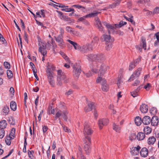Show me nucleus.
Returning <instances> with one entry per match:
<instances>
[{"label":"nucleus","instance_id":"f257e3e1","mask_svg":"<svg viewBox=\"0 0 159 159\" xmlns=\"http://www.w3.org/2000/svg\"><path fill=\"white\" fill-rule=\"evenodd\" d=\"M57 84L61 86L62 84V81L64 83H67L68 82V78L66 77L64 73L62 72L61 70H57Z\"/></svg>","mask_w":159,"mask_h":159},{"label":"nucleus","instance_id":"f03ea898","mask_svg":"<svg viewBox=\"0 0 159 159\" xmlns=\"http://www.w3.org/2000/svg\"><path fill=\"white\" fill-rule=\"evenodd\" d=\"M83 133L85 138L86 139H90V135L93 133V131L90 127L89 124L86 122L84 124V129Z\"/></svg>","mask_w":159,"mask_h":159},{"label":"nucleus","instance_id":"7ed1b4c3","mask_svg":"<svg viewBox=\"0 0 159 159\" xmlns=\"http://www.w3.org/2000/svg\"><path fill=\"white\" fill-rule=\"evenodd\" d=\"M39 46V51L40 52L43 56L46 55L47 52L46 50V45L45 43L41 41L40 38L38 39Z\"/></svg>","mask_w":159,"mask_h":159},{"label":"nucleus","instance_id":"20e7f679","mask_svg":"<svg viewBox=\"0 0 159 159\" xmlns=\"http://www.w3.org/2000/svg\"><path fill=\"white\" fill-rule=\"evenodd\" d=\"M60 31V34L57 37H55V39L56 41L58 43V45L60 46L61 48H63V45L64 44V43L63 40L64 30L62 29L61 28Z\"/></svg>","mask_w":159,"mask_h":159},{"label":"nucleus","instance_id":"39448f33","mask_svg":"<svg viewBox=\"0 0 159 159\" xmlns=\"http://www.w3.org/2000/svg\"><path fill=\"white\" fill-rule=\"evenodd\" d=\"M73 75L75 77H78L81 72L80 66L77 64H75L73 66Z\"/></svg>","mask_w":159,"mask_h":159},{"label":"nucleus","instance_id":"423d86ee","mask_svg":"<svg viewBox=\"0 0 159 159\" xmlns=\"http://www.w3.org/2000/svg\"><path fill=\"white\" fill-rule=\"evenodd\" d=\"M102 24L105 26L108 29V30L109 34L114 33L115 31V29L117 28L115 26V24L113 25H111L109 23H107L106 22H102Z\"/></svg>","mask_w":159,"mask_h":159},{"label":"nucleus","instance_id":"0eeeda50","mask_svg":"<svg viewBox=\"0 0 159 159\" xmlns=\"http://www.w3.org/2000/svg\"><path fill=\"white\" fill-rule=\"evenodd\" d=\"M84 149L87 154H89L90 151V145L91 143V140H84Z\"/></svg>","mask_w":159,"mask_h":159},{"label":"nucleus","instance_id":"6e6552de","mask_svg":"<svg viewBox=\"0 0 159 159\" xmlns=\"http://www.w3.org/2000/svg\"><path fill=\"white\" fill-rule=\"evenodd\" d=\"M109 123V120L106 118L100 119L99 120L98 124L100 129H102L104 126H106Z\"/></svg>","mask_w":159,"mask_h":159},{"label":"nucleus","instance_id":"1a4fd4ad","mask_svg":"<svg viewBox=\"0 0 159 159\" xmlns=\"http://www.w3.org/2000/svg\"><path fill=\"white\" fill-rule=\"evenodd\" d=\"M87 104V106L86 107L84 108L85 111L86 112H88L91 111L94 107V103L89 101L87 98L86 99Z\"/></svg>","mask_w":159,"mask_h":159},{"label":"nucleus","instance_id":"9d476101","mask_svg":"<svg viewBox=\"0 0 159 159\" xmlns=\"http://www.w3.org/2000/svg\"><path fill=\"white\" fill-rule=\"evenodd\" d=\"M140 61V58H138L135 60H133L131 62L129 67V70H132L139 62Z\"/></svg>","mask_w":159,"mask_h":159},{"label":"nucleus","instance_id":"9b49d317","mask_svg":"<svg viewBox=\"0 0 159 159\" xmlns=\"http://www.w3.org/2000/svg\"><path fill=\"white\" fill-rule=\"evenodd\" d=\"M92 49L93 47H91L90 45L86 44L82 46H80V48L79 49V51L84 53H86Z\"/></svg>","mask_w":159,"mask_h":159},{"label":"nucleus","instance_id":"f8f14e48","mask_svg":"<svg viewBox=\"0 0 159 159\" xmlns=\"http://www.w3.org/2000/svg\"><path fill=\"white\" fill-rule=\"evenodd\" d=\"M102 24L99 19L98 18L95 21L96 26L97 27L99 30L102 33H104L103 28L102 26Z\"/></svg>","mask_w":159,"mask_h":159},{"label":"nucleus","instance_id":"ddd939ff","mask_svg":"<svg viewBox=\"0 0 159 159\" xmlns=\"http://www.w3.org/2000/svg\"><path fill=\"white\" fill-rule=\"evenodd\" d=\"M142 69L141 68H138L134 72L133 75L131 76L129 80H134L133 78L138 77L140 74Z\"/></svg>","mask_w":159,"mask_h":159},{"label":"nucleus","instance_id":"4468645a","mask_svg":"<svg viewBox=\"0 0 159 159\" xmlns=\"http://www.w3.org/2000/svg\"><path fill=\"white\" fill-rule=\"evenodd\" d=\"M141 147L138 146L137 147H133L131 148L130 153L133 156H135L138 155L139 153V150Z\"/></svg>","mask_w":159,"mask_h":159},{"label":"nucleus","instance_id":"2eb2a0df","mask_svg":"<svg viewBox=\"0 0 159 159\" xmlns=\"http://www.w3.org/2000/svg\"><path fill=\"white\" fill-rule=\"evenodd\" d=\"M99 65L100 66L99 73H100L101 76H102L107 71V69L109 68V67L108 66H106L104 64H102L101 65L98 64L97 66Z\"/></svg>","mask_w":159,"mask_h":159},{"label":"nucleus","instance_id":"dca6fc26","mask_svg":"<svg viewBox=\"0 0 159 159\" xmlns=\"http://www.w3.org/2000/svg\"><path fill=\"white\" fill-rule=\"evenodd\" d=\"M51 44L52 45V47L53 49L57 47V45L55 43V42L53 40V39L52 38L51 41V42L48 41L47 43L46 44V47H47V48L48 49L50 50L51 47Z\"/></svg>","mask_w":159,"mask_h":159},{"label":"nucleus","instance_id":"f3484780","mask_svg":"<svg viewBox=\"0 0 159 159\" xmlns=\"http://www.w3.org/2000/svg\"><path fill=\"white\" fill-rule=\"evenodd\" d=\"M102 89L103 91L107 92L109 89V86L105 80H102Z\"/></svg>","mask_w":159,"mask_h":159},{"label":"nucleus","instance_id":"a211bd4d","mask_svg":"<svg viewBox=\"0 0 159 159\" xmlns=\"http://www.w3.org/2000/svg\"><path fill=\"white\" fill-rule=\"evenodd\" d=\"M87 59L89 61H95L96 57H97V54H90L86 55Z\"/></svg>","mask_w":159,"mask_h":159},{"label":"nucleus","instance_id":"6ab92c4d","mask_svg":"<svg viewBox=\"0 0 159 159\" xmlns=\"http://www.w3.org/2000/svg\"><path fill=\"white\" fill-rule=\"evenodd\" d=\"M151 125L154 126L157 125L158 123V118L157 116H154L151 119Z\"/></svg>","mask_w":159,"mask_h":159},{"label":"nucleus","instance_id":"aec40b11","mask_svg":"<svg viewBox=\"0 0 159 159\" xmlns=\"http://www.w3.org/2000/svg\"><path fill=\"white\" fill-rule=\"evenodd\" d=\"M148 150L146 148H142L140 152V154L141 157H146L148 155Z\"/></svg>","mask_w":159,"mask_h":159},{"label":"nucleus","instance_id":"412c9836","mask_svg":"<svg viewBox=\"0 0 159 159\" xmlns=\"http://www.w3.org/2000/svg\"><path fill=\"white\" fill-rule=\"evenodd\" d=\"M151 120V119L150 117L148 116H145L143 119L142 122L144 125H148L150 123Z\"/></svg>","mask_w":159,"mask_h":159},{"label":"nucleus","instance_id":"4be33fe9","mask_svg":"<svg viewBox=\"0 0 159 159\" xmlns=\"http://www.w3.org/2000/svg\"><path fill=\"white\" fill-rule=\"evenodd\" d=\"M140 109L142 113H146L148 110V106L147 105L143 104L140 106Z\"/></svg>","mask_w":159,"mask_h":159},{"label":"nucleus","instance_id":"5701e85b","mask_svg":"<svg viewBox=\"0 0 159 159\" xmlns=\"http://www.w3.org/2000/svg\"><path fill=\"white\" fill-rule=\"evenodd\" d=\"M92 71L93 72L92 73L91 71H89L86 74V75L87 77H89L92 75L93 73H96L98 71V69H96L95 66H94L93 68L92 69Z\"/></svg>","mask_w":159,"mask_h":159},{"label":"nucleus","instance_id":"b1692460","mask_svg":"<svg viewBox=\"0 0 159 159\" xmlns=\"http://www.w3.org/2000/svg\"><path fill=\"white\" fill-rule=\"evenodd\" d=\"M102 37L104 41L107 43L112 42L114 40L113 39L111 38V37L110 35L104 34L103 35Z\"/></svg>","mask_w":159,"mask_h":159},{"label":"nucleus","instance_id":"393cba45","mask_svg":"<svg viewBox=\"0 0 159 159\" xmlns=\"http://www.w3.org/2000/svg\"><path fill=\"white\" fill-rule=\"evenodd\" d=\"M142 88L141 85L139 86L136 89L131 93V95L133 97H137L138 95V92L139 90Z\"/></svg>","mask_w":159,"mask_h":159},{"label":"nucleus","instance_id":"a878e982","mask_svg":"<svg viewBox=\"0 0 159 159\" xmlns=\"http://www.w3.org/2000/svg\"><path fill=\"white\" fill-rule=\"evenodd\" d=\"M67 41L73 46L75 50H79V49L80 48V46L77 43L69 39L67 40Z\"/></svg>","mask_w":159,"mask_h":159},{"label":"nucleus","instance_id":"bb28decb","mask_svg":"<svg viewBox=\"0 0 159 159\" xmlns=\"http://www.w3.org/2000/svg\"><path fill=\"white\" fill-rule=\"evenodd\" d=\"M98 41L99 39L98 37L96 36H95L92 41L91 45H90V46L94 47H95L97 45Z\"/></svg>","mask_w":159,"mask_h":159},{"label":"nucleus","instance_id":"cd10ccee","mask_svg":"<svg viewBox=\"0 0 159 159\" xmlns=\"http://www.w3.org/2000/svg\"><path fill=\"white\" fill-rule=\"evenodd\" d=\"M47 76L49 84L52 86H54L55 85V81L54 80L52 75Z\"/></svg>","mask_w":159,"mask_h":159},{"label":"nucleus","instance_id":"c85d7f7f","mask_svg":"<svg viewBox=\"0 0 159 159\" xmlns=\"http://www.w3.org/2000/svg\"><path fill=\"white\" fill-rule=\"evenodd\" d=\"M141 45L142 46V48L145 50L146 49V39L143 37L141 38V42L140 43Z\"/></svg>","mask_w":159,"mask_h":159},{"label":"nucleus","instance_id":"c756f323","mask_svg":"<svg viewBox=\"0 0 159 159\" xmlns=\"http://www.w3.org/2000/svg\"><path fill=\"white\" fill-rule=\"evenodd\" d=\"M15 129L14 128H13L11 130V133L9 134L8 137L10 139H14L15 138Z\"/></svg>","mask_w":159,"mask_h":159},{"label":"nucleus","instance_id":"7c9ffc66","mask_svg":"<svg viewBox=\"0 0 159 159\" xmlns=\"http://www.w3.org/2000/svg\"><path fill=\"white\" fill-rule=\"evenodd\" d=\"M97 57H96L95 61L101 63L103 60V55L102 54H98Z\"/></svg>","mask_w":159,"mask_h":159},{"label":"nucleus","instance_id":"2f4dec72","mask_svg":"<svg viewBox=\"0 0 159 159\" xmlns=\"http://www.w3.org/2000/svg\"><path fill=\"white\" fill-rule=\"evenodd\" d=\"M10 106L11 109L13 111H15L16 109V104L15 102L13 101H11L10 102Z\"/></svg>","mask_w":159,"mask_h":159},{"label":"nucleus","instance_id":"473e14b6","mask_svg":"<svg viewBox=\"0 0 159 159\" xmlns=\"http://www.w3.org/2000/svg\"><path fill=\"white\" fill-rule=\"evenodd\" d=\"M134 121L135 124L137 126H139L142 122L141 118L139 116H137L135 119Z\"/></svg>","mask_w":159,"mask_h":159},{"label":"nucleus","instance_id":"72a5a7b5","mask_svg":"<svg viewBox=\"0 0 159 159\" xmlns=\"http://www.w3.org/2000/svg\"><path fill=\"white\" fill-rule=\"evenodd\" d=\"M7 123L6 120H2L0 122V128L4 129L7 126Z\"/></svg>","mask_w":159,"mask_h":159},{"label":"nucleus","instance_id":"f704fd0d","mask_svg":"<svg viewBox=\"0 0 159 159\" xmlns=\"http://www.w3.org/2000/svg\"><path fill=\"white\" fill-rule=\"evenodd\" d=\"M2 111L3 115H7L9 112V107L7 106H4L3 108Z\"/></svg>","mask_w":159,"mask_h":159},{"label":"nucleus","instance_id":"c9c22d12","mask_svg":"<svg viewBox=\"0 0 159 159\" xmlns=\"http://www.w3.org/2000/svg\"><path fill=\"white\" fill-rule=\"evenodd\" d=\"M145 137V134L142 132L139 133L136 135L137 139H144Z\"/></svg>","mask_w":159,"mask_h":159},{"label":"nucleus","instance_id":"e433bc0d","mask_svg":"<svg viewBox=\"0 0 159 159\" xmlns=\"http://www.w3.org/2000/svg\"><path fill=\"white\" fill-rule=\"evenodd\" d=\"M100 12H97L96 11H93V12L87 15L88 18H91L92 17H95L97 16L99 13H100Z\"/></svg>","mask_w":159,"mask_h":159},{"label":"nucleus","instance_id":"4c0bfd02","mask_svg":"<svg viewBox=\"0 0 159 159\" xmlns=\"http://www.w3.org/2000/svg\"><path fill=\"white\" fill-rule=\"evenodd\" d=\"M113 129L116 132H120L121 130V128L118 125H116L115 123L113 125Z\"/></svg>","mask_w":159,"mask_h":159},{"label":"nucleus","instance_id":"58836bf2","mask_svg":"<svg viewBox=\"0 0 159 159\" xmlns=\"http://www.w3.org/2000/svg\"><path fill=\"white\" fill-rule=\"evenodd\" d=\"M143 131L145 134H147L151 132L152 129L150 127L146 126L144 128Z\"/></svg>","mask_w":159,"mask_h":159},{"label":"nucleus","instance_id":"ea45409f","mask_svg":"<svg viewBox=\"0 0 159 159\" xmlns=\"http://www.w3.org/2000/svg\"><path fill=\"white\" fill-rule=\"evenodd\" d=\"M126 22L121 20L120 21L119 24H115V26L117 28H120L126 25Z\"/></svg>","mask_w":159,"mask_h":159},{"label":"nucleus","instance_id":"a19ab883","mask_svg":"<svg viewBox=\"0 0 159 159\" xmlns=\"http://www.w3.org/2000/svg\"><path fill=\"white\" fill-rule=\"evenodd\" d=\"M68 113V111L67 110H64L62 111L61 116L66 121H67V115Z\"/></svg>","mask_w":159,"mask_h":159},{"label":"nucleus","instance_id":"79ce46f5","mask_svg":"<svg viewBox=\"0 0 159 159\" xmlns=\"http://www.w3.org/2000/svg\"><path fill=\"white\" fill-rule=\"evenodd\" d=\"M8 121L9 123L11 125H13L15 124V120L12 116H10L8 118Z\"/></svg>","mask_w":159,"mask_h":159},{"label":"nucleus","instance_id":"37998d69","mask_svg":"<svg viewBox=\"0 0 159 159\" xmlns=\"http://www.w3.org/2000/svg\"><path fill=\"white\" fill-rule=\"evenodd\" d=\"M68 6H67V7H65L64 8H62L61 9V10L63 11H65L66 12H70V11H75V10L74 9L71 8H68Z\"/></svg>","mask_w":159,"mask_h":159},{"label":"nucleus","instance_id":"c03bdc74","mask_svg":"<svg viewBox=\"0 0 159 159\" xmlns=\"http://www.w3.org/2000/svg\"><path fill=\"white\" fill-rule=\"evenodd\" d=\"M119 4V2H116L113 3V4L110 5L108 7L109 8H114L116 7Z\"/></svg>","mask_w":159,"mask_h":159},{"label":"nucleus","instance_id":"a18cd8bd","mask_svg":"<svg viewBox=\"0 0 159 159\" xmlns=\"http://www.w3.org/2000/svg\"><path fill=\"white\" fill-rule=\"evenodd\" d=\"M7 75L9 79L11 78L13 76V74L11 70H7Z\"/></svg>","mask_w":159,"mask_h":159},{"label":"nucleus","instance_id":"49530a36","mask_svg":"<svg viewBox=\"0 0 159 159\" xmlns=\"http://www.w3.org/2000/svg\"><path fill=\"white\" fill-rule=\"evenodd\" d=\"M50 67H48V66L47 67L46 72L47 74V75H52L53 72H52L51 69H50Z\"/></svg>","mask_w":159,"mask_h":159},{"label":"nucleus","instance_id":"de8ad7c7","mask_svg":"<svg viewBox=\"0 0 159 159\" xmlns=\"http://www.w3.org/2000/svg\"><path fill=\"white\" fill-rule=\"evenodd\" d=\"M106 46L105 47L106 49L107 50H110L112 48V44L111 42L106 43Z\"/></svg>","mask_w":159,"mask_h":159},{"label":"nucleus","instance_id":"09e8293b","mask_svg":"<svg viewBox=\"0 0 159 159\" xmlns=\"http://www.w3.org/2000/svg\"><path fill=\"white\" fill-rule=\"evenodd\" d=\"M157 110L156 108L153 107L150 110V113L153 115H155L157 113Z\"/></svg>","mask_w":159,"mask_h":159},{"label":"nucleus","instance_id":"8fccbe9b","mask_svg":"<svg viewBox=\"0 0 159 159\" xmlns=\"http://www.w3.org/2000/svg\"><path fill=\"white\" fill-rule=\"evenodd\" d=\"M62 112L61 111H58L55 115V119L56 120L57 119V118H59L61 116L62 114Z\"/></svg>","mask_w":159,"mask_h":159},{"label":"nucleus","instance_id":"3c124183","mask_svg":"<svg viewBox=\"0 0 159 159\" xmlns=\"http://www.w3.org/2000/svg\"><path fill=\"white\" fill-rule=\"evenodd\" d=\"M72 7H76L78 9L82 8L83 9H85V8L84 7L79 4L73 5Z\"/></svg>","mask_w":159,"mask_h":159},{"label":"nucleus","instance_id":"603ef678","mask_svg":"<svg viewBox=\"0 0 159 159\" xmlns=\"http://www.w3.org/2000/svg\"><path fill=\"white\" fill-rule=\"evenodd\" d=\"M101 75H98V77L96 80V82L97 83H99L101 81H102V80H105L104 79H102V77H101Z\"/></svg>","mask_w":159,"mask_h":159},{"label":"nucleus","instance_id":"864d4df0","mask_svg":"<svg viewBox=\"0 0 159 159\" xmlns=\"http://www.w3.org/2000/svg\"><path fill=\"white\" fill-rule=\"evenodd\" d=\"M5 135L4 130L3 129H0V139L2 138Z\"/></svg>","mask_w":159,"mask_h":159},{"label":"nucleus","instance_id":"5fc2aeb1","mask_svg":"<svg viewBox=\"0 0 159 159\" xmlns=\"http://www.w3.org/2000/svg\"><path fill=\"white\" fill-rule=\"evenodd\" d=\"M156 141V140H147V143L149 145H153Z\"/></svg>","mask_w":159,"mask_h":159},{"label":"nucleus","instance_id":"6e6d98bb","mask_svg":"<svg viewBox=\"0 0 159 159\" xmlns=\"http://www.w3.org/2000/svg\"><path fill=\"white\" fill-rule=\"evenodd\" d=\"M3 65L6 68L9 69L10 67V65L7 62H5L4 63Z\"/></svg>","mask_w":159,"mask_h":159},{"label":"nucleus","instance_id":"4d7b16f0","mask_svg":"<svg viewBox=\"0 0 159 159\" xmlns=\"http://www.w3.org/2000/svg\"><path fill=\"white\" fill-rule=\"evenodd\" d=\"M56 11L58 13V16L60 17V19H62L64 16L62 12L58 11Z\"/></svg>","mask_w":159,"mask_h":159},{"label":"nucleus","instance_id":"13d9d810","mask_svg":"<svg viewBox=\"0 0 159 159\" xmlns=\"http://www.w3.org/2000/svg\"><path fill=\"white\" fill-rule=\"evenodd\" d=\"M136 138V136L135 133H133L131 134L129 136V139H135Z\"/></svg>","mask_w":159,"mask_h":159},{"label":"nucleus","instance_id":"bf43d9fd","mask_svg":"<svg viewBox=\"0 0 159 159\" xmlns=\"http://www.w3.org/2000/svg\"><path fill=\"white\" fill-rule=\"evenodd\" d=\"M122 82L121 80V77H118V80H117V86H118V88H120L119 86H120V84Z\"/></svg>","mask_w":159,"mask_h":159},{"label":"nucleus","instance_id":"052dcab7","mask_svg":"<svg viewBox=\"0 0 159 159\" xmlns=\"http://www.w3.org/2000/svg\"><path fill=\"white\" fill-rule=\"evenodd\" d=\"M88 18V16H87V15L85 16H83L82 17L78 19V20L79 21L83 22L86 18Z\"/></svg>","mask_w":159,"mask_h":159},{"label":"nucleus","instance_id":"680f3d73","mask_svg":"<svg viewBox=\"0 0 159 159\" xmlns=\"http://www.w3.org/2000/svg\"><path fill=\"white\" fill-rule=\"evenodd\" d=\"M130 18H129L128 20L132 24L134 25L135 24V22L134 21V20L132 19V18L133 17V16L132 15H131V16H130Z\"/></svg>","mask_w":159,"mask_h":159},{"label":"nucleus","instance_id":"e2e57ef3","mask_svg":"<svg viewBox=\"0 0 159 159\" xmlns=\"http://www.w3.org/2000/svg\"><path fill=\"white\" fill-rule=\"evenodd\" d=\"M48 67H51L50 69H51L52 71H54L55 70H56V67L54 66L52 64H50L49 65H48Z\"/></svg>","mask_w":159,"mask_h":159},{"label":"nucleus","instance_id":"0e129e2a","mask_svg":"<svg viewBox=\"0 0 159 159\" xmlns=\"http://www.w3.org/2000/svg\"><path fill=\"white\" fill-rule=\"evenodd\" d=\"M62 20H66L70 21V22L72 21L71 20L69 17H68L67 16H65L63 17V18Z\"/></svg>","mask_w":159,"mask_h":159},{"label":"nucleus","instance_id":"69168bd1","mask_svg":"<svg viewBox=\"0 0 159 159\" xmlns=\"http://www.w3.org/2000/svg\"><path fill=\"white\" fill-rule=\"evenodd\" d=\"M150 86V84L149 83H148L147 84L145 85L144 88L146 90H149Z\"/></svg>","mask_w":159,"mask_h":159},{"label":"nucleus","instance_id":"338daca9","mask_svg":"<svg viewBox=\"0 0 159 159\" xmlns=\"http://www.w3.org/2000/svg\"><path fill=\"white\" fill-rule=\"evenodd\" d=\"M48 129V127L45 125L43 126V132L44 133L46 132Z\"/></svg>","mask_w":159,"mask_h":159},{"label":"nucleus","instance_id":"774afa93","mask_svg":"<svg viewBox=\"0 0 159 159\" xmlns=\"http://www.w3.org/2000/svg\"><path fill=\"white\" fill-rule=\"evenodd\" d=\"M159 12V8L157 7L154 10L153 13L154 14L157 13Z\"/></svg>","mask_w":159,"mask_h":159}]
</instances>
